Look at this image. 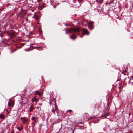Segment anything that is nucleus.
Masks as SVG:
<instances>
[{
    "label": "nucleus",
    "instance_id": "7ed1b4c3",
    "mask_svg": "<svg viewBox=\"0 0 133 133\" xmlns=\"http://www.w3.org/2000/svg\"><path fill=\"white\" fill-rule=\"evenodd\" d=\"M94 23L92 21L91 22H89L88 23V26L90 30H91L93 29L94 26L93 24Z\"/></svg>",
    "mask_w": 133,
    "mask_h": 133
},
{
    "label": "nucleus",
    "instance_id": "423d86ee",
    "mask_svg": "<svg viewBox=\"0 0 133 133\" xmlns=\"http://www.w3.org/2000/svg\"><path fill=\"white\" fill-rule=\"evenodd\" d=\"M76 37L75 36L74 34H72L70 36V38L71 39H72L73 40L75 39Z\"/></svg>",
    "mask_w": 133,
    "mask_h": 133
},
{
    "label": "nucleus",
    "instance_id": "1a4fd4ad",
    "mask_svg": "<svg viewBox=\"0 0 133 133\" xmlns=\"http://www.w3.org/2000/svg\"><path fill=\"white\" fill-rule=\"evenodd\" d=\"M17 129L18 130L21 131L23 129L22 125H21L20 127H18Z\"/></svg>",
    "mask_w": 133,
    "mask_h": 133
},
{
    "label": "nucleus",
    "instance_id": "dca6fc26",
    "mask_svg": "<svg viewBox=\"0 0 133 133\" xmlns=\"http://www.w3.org/2000/svg\"><path fill=\"white\" fill-rule=\"evenodd\" d=\"M108 116L106 114H105L104 115H102L101 116V117H104L105 118L106 116Z\"/></svg>",
    "mask_w": 133,
    "mask_h": 133
},
{
    "label": "nucleus",
    "instance_id": "39448f33",
    "mask_svg": "<svg viewBox=\"0 0 133 133\" xmlns=\"http://www.w3.org/2000/svg\"><path fill=\"white\" fill-rule=\"evenodd\" d=\"M82 31L83 34L88 35L89 34V32L86 29H83L82 30Z\"/></svg>",
    "mask_w": 133,
    "mask_h": 133
},
{
    "label": "nucleus",
    "instance_id": "5701e85b",
    "mask_svg": "<svg viewBox=\"0 0 133 133\" xmlns=\"http://www.w3.org/2000/svg\"><path fill=\"white\" fill-rule=\"evenodd\" d=\"M37 0V1L38 2H40V1H41L42 0Z\"/></svg>",
    "mask_w": 133,
    "mask_h": 133
},
{
    "label": "nucleus",
    "instance_id": "bb28decb",
    "mask_svg": "<svg viewBox=\"0 0 133 133\" xmlns=\"http://www.w3.org/2000/svg\"><path fill=\"white\" fill-rule=\"evenodd\" d=\"M65 25L66 26H68V24H67V25H66V24H65Z\"/></svg>",
    "mask_w": 133,
    "mask_h": 133
},
{
    "label": "nucleus",
    "instance_id": "412c9836",
    "mask_svg": "<svg viewBox=\"0 0 133 133\" xmlns=\"http://www.w3.org/2000/svg\"><path fill=\"white\" fill-rule=\"evenodd\" d=\"M65 33H66V34H68V31L67 30H65Z\"/></svg>",
    "mask_w": 133,
    "mask_h": 133
},
{
    "label": "nucleus",
    "instance_id": "4be33fe9",
    "mask_svg": "<svg viewBox=\"0 0 133 133\" xmlns=\"http://www.w3.org/2000/svg\"><path fill=\"white\" fill-rule=\"evenodd\" d=\"M84 36V34L83 35H80V37L81 38H82Z\"/></svg>",
    "mask_w": 133,
    "mask_h": 133
},
{
    "label": "nucleus",
    "instance_id": "f8f14e48",
    "mask_svg": "<svg viewBox=\"0 0 133 133\" xmlns=\"http://www.w3.org/2000/svg\"><path fill=\"white\" fill-rule=\"evenodd\" d=\"M8 106L10 107H11L12 106H13L12 104H11V103L10 102H8Z\"/></svg>",
    "mask_w": 133,
    "mask_h": 133
},
{
    "label": "nucleus",
    "instance_id": "0eeeda50",
    "mask_svg": "<svg viewBox=\"0 0 133 133\" xmlns=\"http://www.w3.org/2000/svg\"><path fill=\"white\" fill-rule=\"evenodd\" d=\"M34 109V107L32 105H31V106L29 108V111L30 112H31Z\"/></svg>",
    "mask_w": 133,
    "mask_h": 133
},
{
    "label": "nucleus",
    "instance_id": "c85d7f7f",
    "mask_svg": "<svg viewBox=\"0 0 133 133\" xmlns=\"http://www.w3.org/2000/svg\"><path fill=\"white\" fill-rule=\"evenodd\" d=\"M49 103H50V104L51 103V102L50 101Z\"/></svg>",
    "mask_w": 133,
    "mask_h": 133
},
{
    "label": "nucleus",
    "instance_id": "20e7f679",
    "mask_svg": "<svg viewBox=\"0 0 133 133\" xmlns=\"http://www.w3.org/2000/svg\"><path fill=\"white\" fill-rule=\"evenodd\" d=\"M23 123L24 124L26 123L28 121V119L25 117L20 118Z\"/></svg>",
    "mask_w": 133,
    "mask_h": 133
},
{
    "label": "nucleus",
    "instance_id": "9b49d317",
    "mask_svg": "<svg viewBox=\"0 0 133 133\" xmlns=\"http://www.w3.org/2000/svg\"><path fill=\"white\" fill-rule=\"evenodd\" d=\"M36 94L38 95H41L42 94V93L38 91H37L36 92Z\"/></svg>",
    "mask_w": 133,
    "mask_h": 133
},
{
    "label": "nucleus",
    "instance_id": "393cba45",
    "mask_svg": "<svg viewBox=\"0 0 133 133\" xmlns=\"http://www.w3.org/2000/svg\"><path fill=\"white\" fill-rule=\"evenodd\" d=\"M39 48L38 47H36L35 48V49H38V48Z\"/></svg>",
    "mask_w": 133,
    "mask_h": 133
},
{
    "label": "nucleus",
    "instance_id": "ddd939ff",
    "mask_svg": "<svg viewBox=\"0 0 133 133\" xmlns=\"http://www.w3.org/2000/svg\"><path fill=\"white\" fill-rule=\"evenodd\" d=\"M32 102H34L37 100V98L35 97H34L32 98Z\"/></svg>",
    "mask_w": 133,
    "mask_h": 133
},
{
    "label": "nucleus",
    "instance_id": "b1692460",
    "mask_svg": "<svg viewBox=\"0 0 133 133\" xmlns=\"http://www.w3.org/2000/svg\"><path fill=\"white\" fill-rule=\"evenodd\" d=\"M36 101V103H37V99L36 100V101Z\"/></svg>",
    "mask_w": 133,
    "mask_h": 133
},
{
    "label": "nucleus",
    "instance_id": "2eb2a0df",
    "mask_svg": "<svg viewBox=\"0 0 133 133\" xmlns=\"http://www.w3.org/2000/svg\"><path fill=\"white\" fill-rule=\"evenodd\" d=\"M97 2H98L99 3H101L103 1V0H96Z\"/></svg>",
    "mask_w": 133,
    "mask_h": 133
},
{
    "label": "nucleus",
    "instance_id": "6ab92c4d",
    "mask_svg": "<svg viewBox=\"0 0 133 133\" xmlns=\"http://www.w3.org/2000/svg\"><path fill=\"white\" fill-rule=\"evenodd\" d=\"M0 36H1V37H2V34L1 33H0Z\"/></svg>",
    "mask_w": 133,
    "mask_h": 133
},
{
    "label": "nucleus",
    "instance_id": "f3484780",
    "mask_svg": "<svg viewBox=\"0 0 133 133\" xmlns=\"http://www.w3.org/2000/svg\"><path fill=\"white\" fill-rule=\"evenodd\" d=\"M36 119V118L34 116L32 117L31 118V119L32 120H33L34 119Z\"/></svg>",
    "mask_w": 133,
    "mask_h": 133
},
{
    "label": "nucleus",
    "instance_id": "c756f323",
    "mask_svg": "<svg viewBox=\"0 0 133 133\" xmlns=\"http://www.w3.org/2000/svg\"><path fill=\"white\" fill-rule=\"evenodd\" d=\"M1 10V9H0V10Z\"/></svg>",
    "mask_w": 133,
    "mask_h": 133
},
{
    "label": "nucleus",
    "instance_id": "6e6552de",
    "mask_svg": "<svg viewBox=\"0 0 133 133\" xmlns=\"http://www.w3.org/2000/svg\"><path fill=\"white\" fill-rule=\"evenodd\" d=\"M45 5L44 4H43V5L38 6V8L39 10H41L44 8Z\"/></svg>",
    "mask_w": 133,
    "mask_h": 133
},
{
    "label": "nucleus",
    "instance_id": "f03ea898",
    "mask_svg": "<svg viewBox=\"0 0 133 133\" xmlns=\"http://www.w3.org/2000/svg\"><path fill=\"white\" fill-rule=\"evenodd\" d=\"M28 101V99L26 98L25 97H22L20 100V102H21L22 104H25Z\"/></svg>",
    "mask_w": 133,
    "mask_h": 133
},
{
    "label": "nucleus",
    "instance_id": "9d476101",
    "mask_svg": "<svg viewBox=\"0 0 133 133\" xmlns=\"http://www.w3.org/2000/svg\"><path fill=\"white\" fill-rule=\"evenodd\" d=\"M54 106L55 107V110H54L53 109L52 110V111L53 113H55V110H56L57 109V108L56 107V104H55L54 105Z\"/></svg>",
    "mask_w": 133,
    "mask_h": 133
},
{
    "label": "nucleus",
    "instance_id": "a878e982",
    "mask_svg": "<svg viewBox=\"0 0 133 133\" xmlns=\"http://www.w3.org/2000/svg\"><path fill=\"white\" fill-rule=\"evenodd\" d=\"M36 122V121L35 120L33 122V124L34 123Z\"/></svg>",
    "mask_w": 133,
    "mask_h": 133
},
{
    "label": "nucleus",
    "instance_id": "cd10ccee",
    "mask_svg": "<svg viewBox=\"0 0 133 133\" xmlns=\"http://www.w3.org/2000/svg\"><path fill=\"white\" fill-rule=\"evenodd\" d=\"M132 85H133V82L132 83Z\"/></svg>",
    "mask_w": 133,
    "mask_h": 133
},
{
    "label": "nucleus",
    "instance_id": "4468645a",
    "mask_svg": "<svg viewBox=\"0 0 133 133\" xmlns=\"http://www.w3.org/2000/svg\"><path fill=\"white\" fill-rule=\"evenodd\" d=\"M4 115L3 114H0V118L1 119H3L4 118Z\"/></svg>",
    "mask_w": 133,
    "mask_h": 133
},
{
    "label": "nucleus",
    "instance_id": "f257e3e1",
    "mask_svg": "<svg viewBox=\"0 0 133 133\" xmlns=\"http://www.w3.org/2000/svg\"><path fill=\"white\" fill-rule=\"evenodd\" d=\"M67 30L69 33H72V31L75 32H79V29L78 28L67 29Z\"/></svg>",
    "mask_w": 133,
    "mask_h": 133
},
{
    "label": "nucleus",
    "instance_id": "aec40b11",
    "mask_svg": "<svg viewBox=\"0 0 133 133\" xmlns=\"http://www.w3.org/2000/svg\"><path fill=\"white\" fill-rule=\"evenodd\" d=\"M69 111L70 112H72V110H67V111Z\"/></svg>",
    "mask_w": 133,
    "mask_h": 133
},
{
    "label": "nucleus",
    "instance_id": "a211bd4d",
    "mask_svg": "<svg viewBox=\"0 0 133 133\" xmlns=\"http://www.w3.org/2000/svg\"><path fill=\"white\" fill-rule=\"evenodd\" d=\"M11 5V4L10 3H8L7 4H6L5 5L6 6H9Z\"/></svg>",
    "mask_w": 133,
    "mask_h": 133
}]
</instances>
